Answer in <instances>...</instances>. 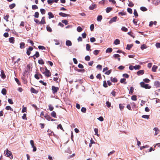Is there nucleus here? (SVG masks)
Returning <instances> with one entry per match:
<instances>
[{
	"label": "nucleus",
	"instance_id": "nucleus-1",
	"mask_svg": "<svg viewBox=\"0 0 160 160\" xmlns=\"http://www.w3.org/2000/svg\"><path fill=\"white\" fill-rule=\"evenodd\" d=\"M4 154L7 157H9L11 159L13 158V156L11 152L9 151L8 149H7L5 150L4 151Z\"/></svg>",
	"mask_w": 160,
	"mask_h": 160
},
{
	"label": "nucleus",
	"instance_id": "nucleus-2",
	"mask_svg": "<svg viewBox=\"0 0 160 160\" xmlns=\"http://www.w3.org/2000/svg\"><path fill=\"white\" fill-rule=\"evenodd\" d=\"M140 85L141 87L145 89H150L151 88V87L149 85L145 84L143 82H140Z\"/></svg>",
	"mask_w": 160,
	"mask_h": 160
},
{
	"label": "nucleus",
	"instance_id": "nucleus-3",
	"mask_svg": "<svg viewBox=\"0 0 160 160\" xmlns=\"http://www.w3.org/2000/svg\"><path fill=\"white\" fill-rule=\"evenodd\" d=\"M59 88L58 87H55L54 86H52V93L55 94L58 91Z\"/></svg>",
	"mask_w": 160,
	"mask_h": 160
},
{
	"label": "nucleus",
	"instance_id": "nucleus-4",
	"mask_svg": "<svg viewBox=\"0 0 160 160\" xmlns=\"http://www.w3.org/2000/svg\"><path fill=\"white\" fill-rule=\"evenodd\" d=\"M43 73L45 74L46 76L48 77H49L51 75V72L46 68L45 69V72H43Z\"/></svg>",
	"mask_w": 160,
	"mask_h": 160
},
{
	"label": "nucleus",
	"instance_id": "nucleus-5",
	"mask_svg": "<svg viewBox=\"0 0 160 160\" xmlns=\"http://www.w3.org/2000/svg\"><path fill=\"white\" fill-rule=\"evenodd\" d=\"M117 17L116 16H115L114 17L112 18L111 19V20L109 21V23H111L113 22H116L117 20Z\"/></svg>",
	"mask_w": 160,
	"mask_h": 160
},
{
	"label": "nucleus",
	"instance_id": "nucleus-6",
	"mask_svg": "<svg viewBox=\"0 0 160 160\" xmlns=\"http://www.w3.org/2000/svg\"><path fill=\"white\" fill-rule=\"evenodd\" d=\"M153 130L155 131L154 135H157L159 132V130L158 128L155 127L153 129Z\"/></svg>",
	"mask_w": 160,
	"mask_h": 160
},
{
	"label": "nucleus",
	"instance_id": "nucleus-7",
	"mask_svg": "<svg viewBox=\"0 0 160 160\" xmlns=\"http://www.w3.org/2000/svg\"><path fill=\"white\" fill-rule=\"evenodd\" d=\"M0 76L2 78H5L6 77V75L5 74L3 70H1V71Z\"/></svg>",
	"mask_w": 160,
	"mask_h": 160
},
{
	"label": "nucleus",
	"instance_id": "nucleus-8",
	"mask_svg": "<svg viewBox=\"0 0 160 160\" xmlns=\"http://www.w3.org/2000/svg\"><path fill=\"white\" fill-rule=\"evenodd\" d=\"M44 18L45 17H43L42 18L41 21L39 22V24L41 25L44 24L45 23Z\"/></svg>",
	"mask_w": 160,
	"mask_h": 160
},
{
	"label": "nucleus",
	"instance_id": "nucleus-9",
	"mask_svg": "<svg viewBox=\"0 0 160 160\" xmlns=\"http://www.w3.org/2000/svg\"><path fill=\"white\" fill-rule=\"evenodd\" d=\"M144 72V71L143 70H141L138 71L137 72V74L138 75L143 74Z\"/></svg>",
	"mask_w": 160,
	"mask_h": 160
},
{
	"label": "nucleus",
	"instance_id": "nucleus-10",
	"mask_svg": "<svg viewBox=\"0 0 160 160\" xmlns=\"http://www.w3.org/2000/svg\"><path fill=\"white\" fill-rule=\"evenodd\" d=\"M59 15L60 16H61L62 17H67V16H69V15L68 14H67L63 13V12H59Z\"/></svg>",
	"mask_w": 160,
	"mask_h": 160
},
{
	"label": "nucleus",
	"instance_id": "nucleus-11",
	"mask_svg": "<svg viewBox=\"0 0 160 160\" xmlns=\"http://www.w3.org/2000/svg\"><path fill=\"white\" fill-rule=\"evenodd\" d=\"M66 44L68 46H71L72 45V43L70 41L67 40L66 41Z\"/></svg>",
	"mask_w": 160,
	"mask_h": 160
},
{
	"label": "nucleus",
	"instance_id": "nucleus-12",
	"mask_svg": "<svg viewBox=\"0 0 160 160\" xmlns=\"http://www.w3.org/2000/svg\"><path fill=\"white\" fill-rule=\"evenodd\" d=\"M133 46V44H128L127 45V47L126 48V49L128 50H130L131 49V48H132V47Z\"/></svg>",
	"mask_w": 160,
	"mask_h": 160
},
{
	"label": "nucleus",
	"instance_id": "nucleus-13",
	"mask_svg": "<svg viewBox=\"0 0 160 160\" xmlns=\"http://www.w3.org/2000/svg\"><path fill=\"white\" fill-rule=\"evenodd\" d=\"M48 15L49 16L48 18L49 19L53 18L54 17V15L51 12H49L48 13Z\"/></svg>",
	"mask_w": 160,
	"mask_h": 160
},
{
	"label": "nucleus",
	"instance_id": "nucleus-14",
	"mask_svg": "<svg viewBox=\"0 0 160 160\" xmlns=\"http://www.w3.org/2000/svg\"><path fill=\"white\" fill-rule=\"evenodd\" d=\"M155 85L158 87H160V82L158 81H156L154 82Z\"/></svg>",
	"mask_w": 160,
	"mask_h": 160
},
{
	"label": "nucleus",
	"instance_id": "nucleus-15",
	"mask_svg": "<svg viewBox=\"0 0 160 160\" xmlns=\"http://www.w3.org/2000/svg\"><path fill=\"white\" fill-rule=\"evenodd\" d=\"M31 91L32 92L34 93H37L38 92V91L37 90L32 88H31Z\"/></svg>",
	"mask_w": 160,
	"mask_h": 160
},
{
	"label": "nucleus",
	"instance_id": "nucleus-16",
	"mask_svg": "<svg viewBox=\"0 0 160 160\" xmlns=\"http://www.w3.org/2000/svg\"><path fill=\"white\" fill-rule=\"evenodd\" d=\"M158 66L156 65H154L152 67V71L153 72H155L156 69L158 68Z\"/></svg>",
	"mask_w": 160,
	"mask_h": 160
},
{
	"label": "nucleus",
	"instance_id": "nucleus-17",
	"mask_svg": "<svg viewBox=\"0 0 160 160\" xmlns=\"http://www.w3.org/2000/svg\"><path fill=\"white\" fill-rule=\"evenodd\" d=\"M9 41L10 42L12 43H13L14 42V38L13 37H11L9 38Z\"/></svg>",
	"mask_w": 160,
	"mask_h": 160
},
{
	"label": "nucleus",
	"instance_id": "nucleus-18",
	"mask_svg": "<svg viewBox=\"0 0 160 160\" xmlns=\"http://www.w3.org/2000/svg\"><path fill=\"white\" fill-rule=\"evenodd\" d=\"M102 19V16L101 15H99L98 16L97 18V20L98 22H100Z\"/></svg>",
	"mask_w": 160,
	"mask_h": 160
},
{
	"label": "nucleus",
	"instance_id": "nucleus-19",
	"mask_svg": "<svg viewBox=\"0 0 160 160\" xmlns=\"http://www.w3.org/2000/svg\"><path fill=\"white\" fill-rule=\"evenodd\" d=\"M112 51V48H108L106 50V53L111 52Z\"/></svg>",
	"mask_w": 160,
	"mask_h": 160
},
{
	"label": "nucleus",
	"instance_id": "nucleus-20",
	"mask_svg": "<svg viewBox=\"0 0 160 160\" xmlns=\"http://www.w3.org/2000/svg\"><path fill=\"white\" fill-rule=\"evenodd\" d=\"M44 117L47 120H48V121L51 120V118L47 114H46L45 116H44Z\"/></svg>",
	"mask_w": 160,
	"mask_h": 160
},
{
	"label": "nucleus",
	"instance_id": "nucleus-21",
	"mask_svg": "<svg viewBox=\"0 0 160 160\" xmlns=\"http://www.w3.org/2000/svg\"><path fill=\"white\" fill-rule=\"evenodd\" d=\"M157 24V22L156 21H154V22H152V21H151L150 22L149 26L150 27H151L152 26V25L153 24L156 25Z\"/></svg>",
	"mask_w": 160,
	"mask_h": 160
},
{
	"label": "nucleus",
	"instance_id": "nucleus-22",
	"mask_svg": "<svg viewBox=\"0 0 160 160\" xmlns=\"http://www.w3.org/2000/svg\"><path fill=\"white\" fill-rule=\"evenodd\" d=\"M94 131L95 132V135L97 136L98 137H99V135L98 134V129L97 128H95L94 129Z\"/></svg>",
	"mask_w": 160,
	"mask_h": 160
},
{
	"label": "nucleus",
	"instance_id": "nucleus-23",
	"mask_svg": "<svg viewBox=\"0 0 160 160\" xmlns=\"http://www.w3.org/2000/svg\"><path fill=\"white\" fill-rule=\"evenodd\" d=\"M140 66L138 65H136L135 66H134V69L135 70H138L140 68Z\"/></svg>",
	"mask_w": 160,
	"mask_h": 160
},
{
	"label": "nucleus",
	"instance_id": "nucleus-24",
	"mask_svg": "<svg viewBox=\"0 0 160 160\" xmlns=\"http://www.w3.org/2000/svg\"><path fill=\"white\" fill-rule=\"evenodd\" d=\"M86 50L87 51H89V50L91 51V50L90 49V48H91L90 45L89 44H86Z\"/></svg>",
	"mask_w": 160,
	"mask_h": 160
},
{
	"label": "nucleus",
	"instance_id": "nucleus-25",
	"mask_svg": "<svg viewBox=\"0 0 160 160\" xmlns=\"http://www.w3.org/2000/svg\"><path fill=\"white\" fill-rule=\"evenodd\" d=\"M147 46L144 44H143L141 46V48L142 50H143L144 49H146L147 48Z\"/></svg>",
	"mask_w": 160,
	"mask_h": 160
},
{
	"label": "nucleus",
	"instance_id": "nucleus-26",
	"mask_svg": "<svg viewBox=\"0 0 160 160\" xmlns=\"http://www.w3.org/2000/svg\"><path fill=\"white\" fill-rule=\"evenodd\" d=\"M96 6L95 4L92 5L90 6L89 9L90 10H93L95 8Z\"/></svg>",
	"mask_w": 160,
	"mask_h": 160
},
{
	"label": "nucleus",
	"instance_id": "nucleus-27",
	"mask_svg": "<svg viewBox=\"0 0 160 160\" xmlns=\"http://www.w3.org/2000/svg\"><path fill=\"white\" fill-rule=\"evenodd\" d=\"M111 81L113 82H116L117 81V80L115 78H113L112 77H111Z\"/></svg>",
	"mask_w": 160,
	"mask_h": 160
},
{
	"label": "nucleus",
	"instance_id": "nucleus-28",
	"mask_svg": "<svg viewBox=\"0 0 160 160\" xmlns=\"http://www.w3.org/2000/svg\"><path fill=\"white\" fill-rule=\"evenodd\" d=\"M20 48H24L25 47V43L24 42H21L20 44Z\"/></svg>",
	"mask_w": 160,
	"mask_h": 160
},
{
	"label": "nucleus",
	"instance_id": "nucleus-29",
	"mask_svg": "<svg viewBox=\"0 0 160 160\" xmlns=\"http://www.w3.org/2000/svg\"><path fill=\"white\" fill-rule=\"evenodd\" d=\"M7 110H10L11 111H13V109L11 107L9 106H7L5 108Z\"/></svg>",
	"mask_w": 160,
	"mask_h": 160
},
{
	"label": "nucleus",
	"instance_id": "nucleus-30",
	"mask_svg": "<svg viewBox=\"0 0 160 160\" xmlns=\"http://www.w3.org/2000/svg\"><path fill=\"white\" fill-rule=\"evenodd\" d=\"M51 115L52 116L55 118H56V113L55 112L53 111L51 113Z\"/></svg>",
	"mask_w": 160,
	"mask_h": 160
},
{
	"label": "nucleus",
	"instance_id": "nucleus-31",
	"mask_svg": "<svg viewBox=\"0 0 160 160\" xmlns=\"http://www.w3.org/2000/svg\"><path fill=\"white\" fill-rule=\"evenodd\" d=\"M112 9V8L111 7H108L106 9V12L107 13H109Z\"/></svg>",
	"mask_w": 160,
	"mask_h": 160
},
{
	"label": "nucleus",
	"instance_id": "nucleus-32",
	"mask_svg": "<svg viewBox=\"0 0 160 160\" xmlns=\"http://www.w3.org/2000/svg\"><path fill=\"white\" fill-rule=\"evenodd\" d=\"M2 94L4 95H5L6 94V90L5 88H3L1 91Z\"/></svg>",
	"mask_w": 160,
	"mask_h": 160
},
{
	"label": "nucleus",
	"instance_id": "nucleus-33",
	"mask_svg": "<svg viewBox=\"0 0 160 160\" xmlns=\"http://www.w3.org/2000/svg\"><path fill=\"white\" fill-rule=\"evenodd\" d=\"M114 43L115 45L118 44L120 43V41L118 39H117L115 40L114 42Z\"/></svg>",
	"mask_w": 160,
	"mask_h": 160
},
{
	"label": "nucleus",
	"instance_id": "nucleus-34",
	"mask_svg": "<svg viewBox=\"0 0 160 160\" xmlns=\"http://www.w3.org/2000/svg\"><path fill=\"white\" fill-rule=\"evenodd\" d=\"M121 30L123 32H127L128 30L127 28H126L125 27H122L121 29Z\"/></svg>",
	"mask_w": 160,
	"mask_h": 160
},
{
	"label": "nucleus",
	"instance_id": "nucleus-35",
	"mask_svg": "<svg viewBox=\"0 0 160 160\" xmlns=\"http://www.w3.org/2000/svg\"><path fill=\"white\" fill-rule=\"evenodd\" d=\"M46 28L47 30L48 31L50 32H52V28L49 26H47Z\"/></svg>",
	"mask_w": 160,
	"mask_h": 160
},
{
	"label": "nucleus",
	"instance_id": "nucleus-36",
	"mask_svg": "<svg viewBox=\"0 0 160 160\" xmlns=\"http://www.w3.org/2000/svg\"><path fill=\"white\" fill-rule=\"evenodd\" d=\"M131 99L133 101H136L137 100V96L135 95H133Z\"/></svg>",
	"mask_w": 160,
	"mask_h": 160
},
{
	"label": "nucleus",
	"instance_id": "nucleus-37",
	"mask_svg": "<svg viewBox=\"0 0 160 160\" xmlns=\"http://www.w3.org/2000/svg\"><path fill=\"white\" fill-rule=\"evenodd\" d=\"M125 80H126V79L123 78L121 79L120 80V82L121 83H122L124 82V84H125L127 83V82H125Z\"/></svg>",
	"mask_w": 160,
	"mask_h": 160
},
{
	"label": "nucleus",
	"instance_id": "nucleus-38",
	"mask_svg": "<svg viewBox=\"0 0 160 160\" xmlns=\"http://www.w3.org/2000/svg\"><path fill=\"white\" fill-rule=\"evenodd\" d=\"M77 30L78 32H80L82 31V29L81 27L79 26L77 28Z\"/></svg>",
	"mask_w": 160,
	"mask_h": 160
},
{
	"label": "nucleus",
	"instance_id": "nucleus-39",
	"mask_svg": "<svg viewBox=\"0 0 160 160\" xmlns=\"http://www.w3.org/2000/svg\"><path fill=\"white\" fill-rule=\"evenodd\" d=\"M38 63L40 64H44V62L42 59L39 60Z\"/></svg>",
	"mask_w": 160,
	"mask_h": 160
},
{
	"label": "nucleus",
	"instance_id": "nucleus-40",
	"mask_svg": "<svg viewBox=\"0 0 160 160\" xmlns=\"http://www.w3.org/2000/svg\"><path fill=\"white\" fill-rule=\"evenodd\" d=\"M15 6V3H12L11 4H10L9 6V7L11 9H12Z\"/></svg>",
	"mask_w": 160,
	"mask_h": 160
},
{
	"label": "nucleus",
	"instance_id": "nucleus-41",
	"mask_svg": "<svg viewBox=\"0 0 160 160\" xmlns=\"http://www.w3.org/2000/svg\"><path fill=\"white\" fill-rule=\"evenodd\" d=\"M90 57L89 56H86L85 58V59L87 61H89L90 60Z\"/></svg>",
	"mask_w": 160,
	"mask_h": 160
},
{
	"label": "nucleus",
	"instance_id": "nucleus-42",
	"mask_svg": "<svg viewBox=\"0 0 160 160\" xmlns=\"http://www.w3.org/2000/svg\"><path fill=\"white\" fill-rule=\"evenodd\" d=\"M129 3L128 4V6L130 7H133L134 6V4L133 3L131 2H130L129 1H128Z\"/></svg>",
	"mask_w": 160,
	"mask_h": 160
},
{
	"label": "nucleus",
	"instance_id": "nucleus-43",
	"mask_svg": "<svg viewBox=\"0 0 160 160\" xmlns=\"http://www.w3.org/2000/svg\"><path fill=\"white\" fill-rule=\"evenodd\" d=\"M140 9L142 11H146L147 10V9L145 7H142L140 8Z\"/></svg>",
	"mask_w": 160,
	"mask_h": 160
},
{
	"label": "nucleus",
	"instance_id": "nucleus-44",
	"mask_svg": "<svg viewBox=\"0 0 160 160\" xmlns=\"http://www.w3.org/2000/svg\"><path fill=\"white\" fill-rule=\"evenodd\" d=\"M42 14H45L46 12V11L44 9H41L40 10Z\"/></svg>",
	"mask_w": 160,
	"mask_h": 160
},
{
	"label": "nucleus",
	"instance_id": "nucleus-45",
	"mask_svg": "<svg viewBox=\"0 0 160 160\" xmlns=\"http://www.w3.org/2000/svg\"><path fill=\"white\" fill-rule=\"evenodd\" d=\"M119 108L121 110H122L124 108V106H123L122 104H120L119 105Z\"/></svg>",
	"mask_w": 160,
	"mask_h": 160
},
{
	"label": "nucleus",
	"instance_id": "nucleus-46",
	"mask_svg": "<svg viewBox=\"0 0 160 160\" xmlns=\"http://www.w3.org/2000/svg\"><path fill=\"white\" fill-rule=\"evenodd\" d=\"M90 41L91 42H93L96 41L95 38L93 37L91 38H90Z\"/></svg>",
	"mask_w": 160,
	"mask_h": 160
},
{
	"label": "nucleus",
	"instance_id": "nucleus-47",
	"mask_svg": "<svg viewBox=\"0 0 160 160\" xmlns=\"http://www.w3.org/2000/svg\"><path fill=\"white\" fill-rule=\"evenodd\" d=\"M38 48L40 49H41V50L45 49V48L44 47L42 46H38Z\"/></svg>",
	"mask_w": 160,
	"mask_h": 160
},
{
	"label": "nucleus",
	"instance_id": "nucleus-48",
	"mask_svg": "<svg viewBox=\"0 0 160 160\" xmlns=\"http://www.w3.org/2000/svg\"><path fill=\"white\" fill-rule=\"evenodd\" d=\"M99 52V50H96L94 51L93 54L94 55H97L98 54Z\"/></svg>",
	"mask_w": 160,
	"mask_h": 160
},
{
	"label": "nucleus",
	"instance_id": "nucleus-49",
	"mask_svg": "<svg viewBox=\"0 0 160 160\" xmlns=\"http://www.w3.org/2000/svg\"><path fill=\"white\" fill-rule=\"evenodd\" d=\"M106 104L108 108H109L111 106V103L108 101L106 102Z\"/></svg>",
	"mask_w": 160,
	"mask_h": 160
},
{
	"label": "nucleus",
	"instance_id": "nucleus-50",
	"mask_svg": "<svg viewBox=\"0 0 160 160\" xmlns=\"http://www.w3.org/2000/svg\"><path fill=\"white\" fill-rule=\"evenodd\" d=\"M32 8L33 9L35 10L38 9V7L36 5H34L32 6Z\"/></svg>",
	"mask_w": 160,
	"mask_h": 160
},
{
	"label": "nucleus",
	"instance_id": "nucleus-51",
	"mask_svg": "<svg viewBox=\"0 0 160 160\" xmlns=\"http://www.w3.org/2000/svg\"><path fill=\"white\" fill-rule=\"evenodd\" d=\"M39 13L38 12H36L34 14V17L36 18H38L39 17Z\"/></svg>",
	"mask_w": 160,
	"mask_h": 160
},
{
	"label": "nucleus",
	"instance_id": "nucleus-52",
	"mask_svg": "<svg viewBox=\"0 0 160 160\" xmlns=\"http://www.w3.org/2000/svg\"><path fill=\"white\" fill-rule=\"evenodd\" d=\"M133 90L134 88H133L132 87H131L130 88V91L129 92V93L130 94H132L133 92Z\"/></svg>",
	"mask_w": 160,
	"mask_h": 160
},
{
	"label": "nucleus",
	"instance_id": "nucleus-53",
	"mask_svg": "<svg viewBox=\"0 0 160 160\" xmlns=\"http://www.w3.org/2000/svg\"><path fill=\"white\" fill-rule=\"evenodd\" d=\"M113 57L115 58H118L120 57V55L118 54H115L113 55Z\"/></svg>",
	"mask_w": 160,
	"mask_h": 160
},
{
	"label": "nucleus",
	"instance_id": "nucleus-54",
	"mask_svg": "<svg viewBox=\"0 0 160 160\" xmlns=\"http://www.w3.org/2000/svg\"><path fill=\"white\" fill-rule=\"evenodd\" d=\"M81 111L82 112L85 113L86 112V109L85 108L82 107L81 108Z\"/></svg>",
	"mask_w": 160,
	"mask_h": 160
},
{
	"label": "nucleus",
	"instance_id": "nucleus-55",
	"mask_svg": "<svg viewBox=\"0 0 160 160\" xmlns=\"http://www.w3.org/2000/svg\"><path fill=\"white\" fill-rule=\"evenodd\" d=\"M8 102L10 104H12L13 103L12 100L11 99H8Z\"/></svg>",
	"mask_w": 160,
	"mask_h": 160
},
{
	"label": "nucleus",
	"instance_id": "nucleus-56",
	"mask_svg": "<svg viewBox=\"0 0 160 160\" xmlns=\"http://www.w3.org/2000/svg\"><path fill=\"white\" fill-rule=\"evenodd\" d=\"M149 116L148 115H143L142 116V117L144 118L148 119L149 118Z\"/></svg>",
	"mask_w": 160,
	"mask_h": 160
},
{
	"label": "nucleus",
	"instance_id": "nucleus-57",
	"mask_svg": "<svg viewBox=\"0 0 160 160\" xmlns=\"http://www.w3.org/2000/svg\"><path fill=\"white\" fill-rule=\"evenodd\" d=\"M127 11L128 12H129L130 14H132V9L129 8H128Z\"/></svg>",
	"mask_w": 160,
	"mask_h": 160
},
{
	"label": "nucleus",
	"instance_id": "nucleus-58",
	"mask_svg": "<svg viewBox=\"0 0 160 160\" xmlns=\"http://www.w3.org/2000/svg\"><path fill=\"white\" fill-rule=\"evenodd\" d=\"M47 2L48 3V4H52L53 2H54V0H48L47 1Z\"/></svg>",
	"mask_w": 160,
	"mask_h": 160
},
{
	"label": "nucleus",
	"instance_id": "nucleus-59",
	"mask_svg": "<svg viewBox=\"0 0 160 160\" xmlns=\"http://www.w3.org/2000/svg\"><path fill=\"white\" fill-rule=\"evenodd\" d=\"M49 109L50 111H52L53 110V107L50 104L49 105Z\"/></svg>",
	"mask_w": 160,
	"mask_h": 160
},
{
	"label": "nucleus",
	"instance_id": "nucleus-60",
	"mask_svg": "<svg viewBox=\"0 0 160 160\" xmlns=\"http://www.w3.org/2000/svg\"><path fill=\"white\" fill-rule=\"evenodd\" d=\"M39 56V54L38 52H36L35 54L33 56H35L36 58H38Z\"/></svg>",
	"mask_w": 160,
	"mask_h": 160
},
{
	"label": "nucleus",
	"instance_id": "nucleus-61",
	"mask_svg": "<svg viewBox=\"0 0 160 160\" xmlns=\"http://www.w3.org/2000/svg\"><path fill=\"white\" fill-rule=\"evenodd\" d=\"M62 22L66 25L68 24V22L66 20H62Z\"/></svg>",
	"mask_w": 160,
	"mask_h": 160
},
{
	"label": "nucleus",
	"instance_id": "nucleus-62",
	"mask_svg": "<svg viewBox=\"0 0 160 160\" xmlns=\"http://www.w3.org/2000/svg\"><path fill=\"white\" fill-rule=\"evenodd\" d=\"M133 14L135 16L138 17V16L137 12L136 9L134 10Z\"/></svg>",
	"mask_w": 160,
	"mask_h": 160
},
{
	"label": "nucleus",
	"instance_id": "nucleus-63",
	"mask_svg": "<svg viewBox=\"0 0 160 160\" xmlns=\"http://www.w3.org/2000/svg\"><path fill=\"white\" fill-rule=\"evenodd\" d=\"M22 118L23 119L27 120V118L26 117V114L25 113H24L22 117Z\"/></svg>",
	"mask_w": 160,
	"mask_h": 160
},
{
	"label": "nucleus",
	"instance_id": "nucleus-64",
	"mask_svg": "<svg viewBox=\"0 0 160 160\" xmlns=\"http://www.w3.org/2000/svg\"><path fill=\"white\" fill-rule=\"evenodd\" d=\"M156 46L158 48H160V43H156Z\"/></svg>",
	"mask_w": 160,
	"mask_h": 160
}]
</instances>
